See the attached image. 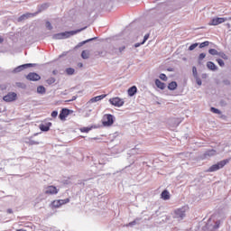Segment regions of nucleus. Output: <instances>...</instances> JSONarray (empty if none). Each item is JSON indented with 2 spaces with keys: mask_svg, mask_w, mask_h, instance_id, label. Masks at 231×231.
Returning <instances> with one entry per match:
<instances>
[{
  "mask_svg": "<svg viewBox=\"0 0 231 231\" xmlns=\"http://www.w3.org/2000/svg\"><path fill=\"white\" fill-rule=\"evenodd\" d=\"M50 127H51V123H47V124H42L40 125V129L41 131L48 132L50 131Z\"/></svg>",
  "mask_w": 231,
  "mask_h": 231,
  "instance_id": "a211bd4d",
  "label": "nucleus"
},
{
  "mask_svg": "<svg viewBox=\"0 0 231 231\" xmlns=\"http://www.w3.org/2000/svg\"><path fill=\"white\" fill-rule=\"evenodd\" d=\"M47 82H48V84H54L55 79L51 78V79H49L47 80Z\"/></svg>",
  "mask_w": 231,
  "mask_h": 231,
  "instance_id": "79ce46f5",
  "label": "nucleus"
},
{
  "mask_svg": "<svg viewBox=\"0 0 231 231\" xmlns=\"http://www.w3.org/2000/svg\"><path fill=\"white\" fill-rule=\"evenodd\" d=\"M82 59H89V51H83L81 53Z\"/></svg>",
  "mask_w": 231,
  "mask_h": 231,
  "instance_id": "b1692460",
  "label": "nucleus"
},
{
  "mask_svg": "<svg viewBox=\"0 0 231 231\" xmlns=\"http://www.w3.org/2000/svg\"><path fill=\"white\" fill-rule=\"evenodd\" d=\"M177 88H178V83H176V81H171L168 85V89H170V91H174Z\"/></svg>",
  "mask_w": 231,
  "mask_h": 231,
  "instance_id": "412c9836",
  "label": "nucleus"
},
{
  "mask_svg": "<svg viewBox=\"0 0 231 231\" xmlns=\"http://www.w3.org/2000/svg\"><path fill=\"white\" fill-rule=\"evenodd\" d=\"M69 116V109L63 108L60 114V119L66 120L68 116Z\"/></svg>",
  "mask_w": 231,
  "mask_h": 231,
  "instance_id": "4468645a",
  "label": "nucleus"
},
{
  "mask_svg": "<svg viewBox=\"0 0 231 231\" xmlns=\"http://www.w3.org/2000/svg\"><path fill=\"white\" fill-rule=\"evenodd\" d=\"M115 124V116L111 114H106L103 116L102 125L104 127H111Z\"/></svg>",
  "mask_w": 231,
  "mask_h": 231,
  "instance_id": "7ed1b4c3",
  "label": "nucleus"
},
{
  "mask_svg": "<svg viewBox=\"0 0 231 231\" xmlns=\"http://www.w3.org/2000/svg\"><path fill=\"white\" fill-rule=\"evenodd\" d=\"M106 95H100L95 97H92L89 101L88 104H95V102H100V100H104L106 98Z\"/></svg>",
  "mask_w": 231,
  "mask_h": 231,
  "instance_id": "ddd939ff",
  "label": "nucleus"
},
{
  "mask_svg": "<svg viewBox=\"0 0 231 231\" xmlns=\"http://www.w3.org/2000/svg\"><path fill=\"white\" fill-rule=\"evenodd\" d=\"M226 21H228V18L215 17L211 19L208 24L209 26H217V24H223V23H226Z\"/></svg>",
  "mask_w": 231,
  "mask_h": 231,
  "instance_id": "0eeeda50",
  "label": "nucleus"
},
{
  "mask_svg": "<svg viewBox=\"0 0 231 231\" xmlns=\"http://www.w3.org/2000/svg\"><path fill=\"white\" fill-rule=\"evenodd\" d=\"M27 79L32 81L41 80V76H39L37 73H30L27 75Z\"/></svg>",
  "mask_w": 231,
  "mask_h": 231,
  "instance_id": "f8f14e48",
  "label": "nucleus"
},
{
  "mask_svg": "<svg viewBox=\"0 0 231 231\" xmlns=\"http://www.w3.org/2000/svg\"><path fill=\"white\" fill-rule=\"evenodd\" d=\"M89 41H93V39L88 40L86 42H83V44H86V42H89Z\"/></svg>",
  "mask_w": 231,
  "mask_h": 231,
  "instance_id": "a18cd8bd",
  "label": "nucleus"
},
{
  "mask_svg": "<svg viewBox=\"0 0 231 231\" xmlns=\"http://www.w3.org/2000/svg\"><path fill=\"white\" fill-rule=\"evenodd\" d=\"M219 225H221V217L219 214H215L210 217L208 220L206 226H204L205 231H217L219 228Z\"/></svg>",
  "mask_w": 231,
  "mask_h": 231,
  "instance_id": "f257e3e1",
  "label": "nucleus"
},
{
  "mask_svg": "<svg viewBox=\"0 0 231 231\" xmlns=\"http://www.w3.org/2000/svg\"><path fill=\"white\" fill-rule=\"evenodd\" d=\"M31 15L32 14H23L19 18V21H24V19H28V17H31Z\"/></svg>",
  "mask_w": 231,
  "mask_h": 231,
  "instance_id": "cd10ccee",
  "label": "nucleus"
},
{
  "mask_svg": "<svg viewBox=\"0 0 231 231\" xmlns=\"http://www.w3.org/2000/svg\"><path fill=\"white\" fill-rule=\"evenodd\" d=\"M25 143H28L29 145H39V142L32 139H25Z\"/></svg>",
  "mask_w": 231,
  "mask_h": 231,
  "instance_id": "5701e85b",
  "label": "nucleus"
},
{
  "mask_svg": "<svg viewBox=\"0 0 231 231\" xmlns=\"http://www.w3.org/2000/svg\"><path fill=\"white\" fill-rule=\"evenodd\" d=\"M43 192L48 196H53L55 194H59V189L55 186H47L44 188Z\"/></svg>",
  "mask_w": 231,
  "mask_h": 231,
  "instance_id": "423d86ee",
  "label": "nucleus"
},
{
  "mask_svg": "<svg viewBox=\"0 0 231 231\" xmlns=\"http://www.w3.org/2000/svg\"><path fill=\"white\" fill-rule=\"evenodd\" d=\"M140 221V219H135L133 222H130L127 226H134V225L138 224V222Z\"/></svg>",
  "mask_w": 231,
  "mask_h": 231,
  "instance_id": "473e14b6",
  "label": "nucleus"
},
{
  "mask_svg": "<svg viewBox=\"0 0 231 231\" xmlns=\"http://www.w3.org/2000/svg\"><path fill=\"white\" fill-rule=\"evenodd\" d=\"M161 198L164 201H167V200L171 199V193L168 190H163L161 194Z\"/></svg>",
  "mask_w": 231,
  "mask_h": 231,
  "instance_id": "dca6fc26",
  "label": "nucleus"
},
{
  "mask_svg": "<svg viewBox=\"0 0 231 231\" xmlns=\"http://www.w3.org/2000/svg\"><path fill=\"white\" fill-rule=\"evenodd\" d=\"M110 104L116 107H122L124 106V99L120 97H113L109 99Z\"/></svg>",
  "mask_w": 231,
  "mask_h": 231,
  "instance_id": "1a4fd4ad",
  "label": "nucleus"
},
{
  "mask_svg": "<svg viewBox=\"0 0 231 231\" xmlns=\"http://www.w3.org/2000/svg\"><path fill=\"white\" fill-rule=\"evenodd\" d=\"M32 66H33V64H32V63H27V64L18 66L17 68H15L14 69V73H19V72L23 71V69H24V68H32Z\"/></svg>",
  "mask_w": 231,
  "mask_h": 231,
  "instance_id": "9b49d317",
  "label": "nucleus"
},
{
  "mask_svg": "<svg viewBox=\"0 0 231 231\" xmlns=\"http://www.w3.org/2000/svg\"><path fill=\"white\" fill-rule=\"evenodd\" d=\"M66 203H69V199L54 200L52 202V207L54 208H59L60 207H62V205H66Z\"/></svg>",
  "mask_w": 231,
  "mask_h": 231,
  "instance_id": "9d476101",
  "label": "nucleus"
},
{
  "mask_svg": "<svg viewBox=\"0 0 231 231\" xmlns=\"http://www.w3.org/2000/svg\"><path fill=\"white\" fill-rule=\"evenodd\" d=\"M198 48V43H193L189 46V51H192L193 50H196Z\"/></svg>",
  "mask_w": 231,
  "mask_h": 231,
  "instance_id": "72a5a7b5",
  "label": "nucleus"
},
{
  "mask_svg": "<svg viewBox=\"0 0 231 231\" xmlns=\"http://www.w3.org/2000/svg\"><path fill=\"white\" fill-rule=\"evenodd\" d=\"M45 26H46V28H47L48 30H51V29H52L51 23L50 22H47L46 24H45Z\"/></svg>",
  "mask_w": 231,
  "mask_h": 231,
  "instance_id": "ea45409f",
  "label": "nucleus"
},
{
  "mask_svg": "<svg viewBox=\"0 0 231 231\" xmlns=\"http://www.w3.org/2000/svg\"><path fill=\"white\" fill-rule=\"evenodd\" d=\"M217 154V152H216V150H208L205 153V158H210L212 156H216Z\"/></svg>",
  "mask_w": 231,
  "mask_h": 231,
  "instance_id": "aec40b11",
  "label": "nucleus"
},
{
  "mask_svg": "<svg viewBox=\"0 0 231 231\" xmlns=\"http://www.w3.org/2000/svg\"><path fill=\"white\" fill-rule=\"evenodd\" d=\"M196 79V83L198 84V86H201L202 82H201V79H199V76L195 78Z\"/></svg>",
  "mask_w": 231,
  "mask_h": 231,
  "instance_id": "e433bc0d",
  "label": "nucleus"
},
{
  "mask_svg": "<svg viewBox=\"0 0 231 231\" xmlns=\"http://www.w3.org/2000/svg\"><path fill=\"white\" fill-rule=\"evenodd\" d=\"M229 160H223L217 162V164H213L211 167L208 169V172H216V171H219L220 169H223L226 163H228Z\"/></svg>",
  "mask_w": 231,
  "mask_h": 231,
  "instance_id": "39448f33",
  "label": "nucleus"
},
{
  "mask_svg": "<svg viewBox=\"0 0 231 231\" xmlns=\"http://www.w3.org/2000/svg\"><path fill=\"white\" fill-rule=\"evenodd\" d=\"M140 46H142V42H141V43H135V44H134V48H140Z\"/></svg>",
  "mask_w": 231,
  "mask_h": 231,
  "instance_id": "37998d69",
  "label": "nucleus"
},
{
  "mask_svg": "<svg viewBox=\"0 0 231 231\" xmlns=\"http://www.w3.org/2000/svg\"><path fill=\"white\" fill-rule=\"evenodd\" d=\"M8 213H9V214H12V209H8Z\"/></svg>",
  "mask_w": 231,
  "mask_h": 231,
  "instance_id": "49530a36",
  "label": "nucleus"
},
{
  "mask_svg": "<svg viewBox=\"0 0 231 231\" xmlns=\"http://www.w3.org/2000/svg\"><path fill=\"white\" fill-rule=\"evenodd\" d=\"M205 57H207V54L200 53L199 56V60H203V59H205Z\"/></svg>",
  "mask_w": 231,
  "mask_h": 231,
  "instance_id": "4c0bfd02",
  "label": "nucleus"
},
{
  "mask_svg": "<svg viewBox=\"0 0 231 231\" xmlns=\"http://www.w3.org/2000/svg\"><path fill=\"white\" fill-rule=\"evenodd\" d=\"M207 68L209 69L210 71H217V66L212 61L207 62Z\"/></svg>",
  "mask_w": 231,
  "mask_h": 231,
  "instance_id": "f3484780",
  "label": "nucleus"
},
{
  "mask_svg": "<svg viewBox=\"0 0 231 231\" xmlns=\"http://www.w3.org/2000/svg\"><path fill=\"white\" fill-rule=\"evenodd\" d=\"M208 53H209L210 55H219V51H217L216 49H210V50L208 51Z\"/></svg>",
  "mask_w": 231,
  "mask_h": 231,
  "instance_id": "393cba45",
  "label": "nucleus"
},
{
  "mask_svg": "<svg viewBox=\"0 0 231 231\" xmlns=\"http://www.w3.org/2000/svg\"><path fill=\"white\" fill-rule=\"evenodd\" d=\"M37 93H39V95H44V93H46V88L43 86H39L37 88Z\"/></svg>",
  "mask_w": 231,
  "mask_h": 231,
  "instance_id": "4be33fe9",
  "label": "nucleus"
},
{
  "mask_svg": "<svg viewBox=\"0 0 231 231\" xmlns=\"http://www.w3.org/2000/svg\"><path fill=\"white\" fill-rule=\"evenodd\" d=\"M149 39V34H145L143 37V41L142 42V44H145V42Z\"/></svg>",
  "mask_w": 231,
  "mask_h": 231,
  "instance_id": "a19ab883",
  "label": "nucleus"
},
{
  "mask_svg": "<svg viewBox=\"0 0 231 231\" xmlns=\"http://www.w3.org/2000/svg\"><path fill=\"white\" fill-rule=\"evenodd\" d=\"M217 62L218 65H220L221 68H223V66H225V61H223V60H221V59H217Z\"/></svg>",
  "mask_w": 231,
  "mask_h": 231,
  "instance_id": "c9c22d12",
  "label": "nucleus"
},
{
  "mask_svg": "<svg viewBox=\"0 0 231 231\" xmlns=\"http://www.w3.org/2000/svg\"><path fill=\"white\" fill-rule=\"evenodd\" d=\"M79 32H82V29L81 30H77V31L60 32V33L54 34L52 36V38L55 39L56 41H59L60 39H68V38H69L73 35H76V33H79Z\"/></svg>",
  "mask_w": 231,
  "mask_h": 231,
  "instance_id": "f03ea898",
  "label": "nucleus"
},
{
  "mask_svg": "<svg viewBox=\"0 0 231 231\" xmlns=\"http://www.w3.org/2000/svg\"><path fill=\"white\" fill-rule=\"evenodd\" d=\"M58 116H59V112H58V111H53V112L51 113L52 118H57Z\"/></svg>",
  "mask_w": 231,
  "mask_h": 231,
  "instance_id": "58836bf2",
  "label": "nucleus"
},
{
  "mask_svg": "<svg viewBox=\"0 0 231 231\" xmlns=\"http://www.w3.org/2000/svg\"><path fill=\"white\" fill-rule=\"evenodd\" d=\"M155 86L158 88V89H162V91L165 89V88H167V85L162 82L160 79H155Z\"/></svg>",
  "mask_w": 231,
  "mask_h": 231,
  "instance_id": "2eb2a0df",
  "label": "nucleus"
},
{
  "mask_svg": "<svg viewBox=\"0 0 231 231\" xmlns=\"http://www.w3.org/2000/svg\"><path fill=\"white\" fill-rule=\"evenodd\" d=\"M5 102H15L17 100V93L9 92L6 96L3 97Z\"/></svg>",
  "mask_w": 231,
  "mask_h": 231,
  "instance_id": "6e6552de",
  "label": "nucleus"
},
{
  "mask_svg": "<svg viewBox=\"0 0 231 231\" xmlns=\"http://www.w3.org/2000/svg\"><path fill=\"white\" fill-rule=\"evenodd\" d=\"M91 129H93V127H83V128H80V131L81 133H89Z\"/></svg>",
  "mask_w": 231,
  "mask_h": 231,
  "instance_id": "c85d7f7f",
  "label": "nucleus"
},
{
  "mask_svg": "<svg viewBox=\"0 0 231 231\" xmlns=\"http://www.w3.org/2000/svg\"><path fill=\"white\" fill-rule=\"evenodd\" d=\"M67 75H73L75 73V69L69 68L66 69Z\"/></svg>",
  "mask_w": 231,
  "mask_h": 231,
  "instance_id": "7c9ffc66",
  "label": "nucleus"
},
{
  "mask_svg": "<svg viewBox=\"0 0 231 231\" xmlns=\"http://www.w3.org/2000/svg\"><path fill=\"white\" fill-rule=\"evenodd\" d=\"M136 91H138V88H136V86H133L132 88H130L128 89L129 97H134V95H136Z\"/></svg>",
  "mask_w": 231,
  "mask_h": 231,
  "instance_id": "6ab92c4d",
  "label": "nucleus"
},
{
  "mask_svg": "<svg viewBox=\"0 0 231 231\" xmlns=\"http://www.w3.org/2000/svg\"><path fill=\"white\" fill-rule=\"evenodd\" d=\"M187 210H189L188 207H182L175 209L173 211V217L175 219H183V217H185V214L187 213Z\"/></svg>",
  "mask_w": 231,
  "mask_h": 231,
  "instance_id": "20e7f679",
  "label": "nucleus"
},
{
  "mask_svg": "<svg viewBox=\"0 0 231 231\" xmlns=\"http://www.w3.org/2000/svg\"><path fill=\"white\" fill-rule=\"evenodd\" d=\"M192 73H193L194 79H198V77H199V76L198 75V69H197L196 67H193V68H192Z\"/></svg>",
  "mask_w": 231,
  "mask_h": 231,
  "instance_id": "a878e982",
  "label": "nucleus"
},
{
  "mask_svg": "<svg viewBox=\"0 0 231 231\" xmlns=\"http://www.w3.org/2000/svg\"><path fill=\"white\" fill-rule=\"evenodd\" d=\"M229 20L231 21V17L229 18Z\"/></svg>",
  "mask_w": 231,
  "mask_h": 231,
  "instance_id": "8fccbe9b",
  "label": "nucleus"
},
{
  "mask_svg": "<svg viewBox=\"0 0 231 231\" xmlns=\"http://www.w3.org/2000/svg\"><path fill=\"white\" fill-rule=\"evenodd\" d=\"M218 57H221V59H224L225 60H228V56H226V54L224 52H218Z\"/></svg>",
  "mask_w": 231,
  "mask_h": 231,
  "instance_id": "c756f323",
  "label": "nucleus"
},
{
  "mask_svg": "<svg viewBox=\"0 0 231 231\" xmlns=\"http://www.w3.org/2000/svg\"><path fill=\"white\" fill-rule=\"evenodd\" d=\"M159 79H161V80H163V82H167V80H169L167 75L165 74H160Z\"/></svg>",
  "mask_w": 231,
  "mask_h": 231,
  "instance_id": "bb28decb",
  "label": "nucleus"
},
{
  "mask_svg": "<svg viewBox=\"0 0 231 231\" xmlns=\"http://www.w3.org/2000/svg\"><path fill=\"white\" fill-rule=\"evenodd\" d=\"M0 42H3V38L0 37Z\"/></svg>",
  "mask_w": 231,
  "mask_h": 231,
  "instance_id": "de8ad7c7",
  "label": "nucleus"
},
{
  "mask_svg": "<svg viewBox=\"0 0 231 231\" xmlns=\"http://www.w3.org/2000/svg\"><path fill=\"white\" fill-rule=\"evenodd\" d=\"M125 50V47L119 48V51H124Z\"/></svg>",
  "mask_w": 231,
  "mask_h": 231,
  "instance_id": "c03bdc74",
  "label": "nucleus"
},
{
  "mask_svg": "<svg viewBox=\"0 0 231 231\" xmlns=\"http://www.w3.org/2000/svg\"><path fill=\"white\" fill-rule=\"evenodd\" d=\"M86 116H89V115H87Z\"/></svg>",
  "mask_w": 231,
  "mask_h": 231,
  "instance_id": "09e8293b",
  "label": "nucleus"
},
{
  "mask_svg": "<svg viewBox=\"0 0 231 231\" xmlns=\"http://www.w3.org/2000/svg\"><path fill=\"white\" fill-rule=\"evenodd\" d=\"M211 112L215 113V115H221V111L216 107H211Z\"/></svg>",
  "mask_w": 231,
  "mask_h": 231,
  "instance_id": "2f4dec72",
  "label": "nucleus"
},
{
  "mask_svg": "<svg viewBox=\"0 0 231 231\" xmlns=\"http://www.w3.org/2000/svg\"><path fill=\"white\" fill-rule=\"evenodd\" d=\"M208 44H210L209 42H204L199 44V48H205V47L208 46Z\"/></svg>",
  "mask_w": 231,
  "mask_h": 231,
  "instance_id": "f704fd0d",
  "label": "nucleus"
}]
</instances>
